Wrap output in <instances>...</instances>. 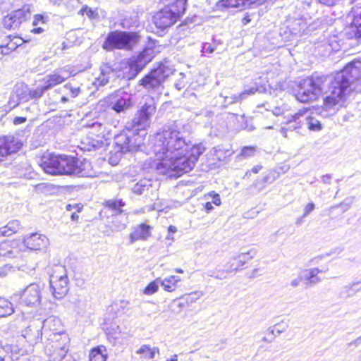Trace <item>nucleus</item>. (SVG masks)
<instances>
[{
  "instance_id": "48",
  "label": "nucleus",
  "mask_w": 361,
  "mask_h": 361,
  "mask_svg": "<svg viewBox=\"0 0 361 361\" xmlns=\"http://www.w3.org/2000/svg\"><path fill=\"white\" fill-rule=\"evenodd\" d=\"M256 147L246 146L242 149L240 155L244 158H248L254 156L255 153L256 152Z\"/></svg>"
},
{
  "instance_id": "15",
  "label": "nucleus",
  "mask_w": 361,
  "mask_h": 361,
  "mask_svg": "<svg viewBox=\"0 0 361 361\" xmlns=\"http://www.w3.org/2000/svg\"><path fill=\"white\" fill-rule=\"evenodd\" d=\"M257 251L255 249H250L246 252H242L235 257H232L227 265L228 272H236L241 267L248 261L255 258Z\"/></svg>"
},
{
  "instance_id": "3",
  "label": "nucleus",
  "mask_w": 361,
  "mask_h": 361,
  "mask_svg": "<svg viewBox=\"0 0 361 361\" xmlns=\"http://www.w3.org/2000/svg\"><path fill=\"white\" fill-rule=\"evenodd\" d=\"M156 112L154 101L150 99L135 114L134 118L126 126L128 133L122 132L114 137V143L118 152L125 154L138 149L142 143L138 131L145 130L149 126L150 118Z\"/></svg>"
},
{
  "instance_id": "57",
  "label": "nucleus",
  "mask_w": 361,
  "mask_h": 361,
  "mask_svg": "<svg viewBox=\"0 0 361 361\" xmlns=\"http://www.w3.org/2000/svg\"><path fill=\"white\" fill-rule=\"evenodd\" d=\"M80 13L82 14H84L85 13H86V14L90 17L92 16V15L93 14V11L91 8H88L87 6H84L82 7L81 10H80Z\"/></svg>"
},
{
  "instance_id": "41",
  "label": "nucleus",
  "mask_w": 361,
  "mask_h": 361,
  "mask_svg": "<svg viewBox=\"0 0 361 361\" xmlns=\"http://www.w3.org/2000/svg\"><path fill=\"white\" fill-rule=\"evenodd\" d=\"M14 312L13 305L8 300L0 298V317L11 315Z\"/></svg>"
},
{
  "instance_id": "52",
  "label": "nucleus",
  "mask_w": 361,
  "mask_h": 361,
  "mask_svg": "<svg viewBox=\"0 0 361 361\" xmlns=\"http://www.w3.org/2000/svg\"><path fill=\"white\" fill-rule=\"evenodd\" d=\"M209 196L212 197L211 202L212 204H215L216 206L221 205V201L219 194L212 192V193H209Z\"/></svg>"
},
{
  "instance_id": "2",
  "label": "nucleus",
  "mask_w": 361,
  "mask_h": 361,
  "mask_svg": "<svg viewBox=\"0 0 361 361\" xmlns=\"http://www.w3.org/2000/svg\"><path fill=\"white\" fill-rule=\"evenodd\" d=\"M361 78V61H353L331 79L324 106L327 111L335 114L342 106L347 97L353 91L355 82Z\"/></svg>"
},
{
  "instance_id": "33",
  "label": "nucleus",
  "mask_w": 361,
  "mask_h": 361,
  "mask_svg": "<svg viewBox=\"0 0 361 361\" xmlns=\"http://www.w3.org/2000/svg\"><path fill=\"white\" fill-rule=\"evenodd\" d=\"M180 281L181 279L179 276L172 275L161 280L160 281V284L164 290L168 292H173L177 288L178 283Z\"/></svg>"
},
{
  "instance_id": "42",
  "label": "nucleus",
  "mask_w": 361,
  "mask_h": 361,
  "mask_svg": "<svg viewBox=\"0 0 361 361\" xmlns=\"http://www.w3.org/2000/svg\"><path fill=\"white\" fill-rule=\"evenodd\" d=\"M151 184L149 180H141L134 185L132 188L133 192L137 195H142L149 189Z\"/></svg>"
},
{
  "instance_id": "50",
  "label": "nucleus",
  "mask_w": 361,
  "mask_h": 361,
  "mask_svg": "<svg viewBox=\"0 0 361 361\" xmlns=\"http://www.w3.org/2000/svg\"><path fill=\"white\" fill-rule=\"evenodd\" d=\"M228 273L227 269L226 270H218L217 271H212L209 276L221 280L226 278V274Z\"/></svg>"
},
{
  "instance_id": "22",
  "label": "nucleus",
  "mask_w": 361,
  "mask_h": 361,
  "mask_svg": "<svg viewBox=\"0 0 361 361\" xmlns=\"http://www.w3.org/2000/svg\"><path fill=\"white\" fill-rule=\"evenodd\" d=\"M252 4H257V0H220L216 4V7L219 11H226L228 8H237L242 9L244 7L250 6Z\"/></svg>"
},
{
  "instance_id": "47",
  "label": "nucleus",
  "mask_w": 361,
  "mask_h": 361,
  "mask_svg": "<svg viewBox=\"0 0 361 361\" xmlns=\"http://www.w3.org/2000/svg\"><path fill=\"white\" fill-rule=\"evenodd\" d=\"M103 138H97L94 139L92 137H87V142L90 145V147L88 148V150H90L92 149H97L102 146L103 145Z\"/></svg>"
},
{
  "instance_id": "35",
  "label": "nucleus",
  "mask_w": 361,
  "mask_h": 361,
  "mask_svg": "<svg viewBox=\"0 0 361 361\" xmlns=\"http://www.w3.org/2000/svg\"><path fill=\"white\" fill-rule=\"evenodd\" d=\"M110 75H114L111 68L106 66H102L99 76L95 78L93 84L97 87L105 85L109 80Z\"/></svg>"
},
{
  "instance_id": "14",
  "label": "nucleus",
  "mask_w": 361,
  "mask_h": 361,
  "mask_svg": "<svg viewBox=\"0 0 361 361\" xmlns=\"http://www.w3.org/2000/svg\"><path fill=\"white\" fill-rule=\"evenodd\" d=\"M110 106L116 113L124 112L133 106L131 95L121 90H118Z\"/></svg>"
},
{
  "instance_id": "29",
  "label": "nucleus",
  "mask_w": 361,
  "mask_h": 361,
  "mask_svg": "<svg viewBox=\"0 0 361 361\" xmlns=\"http://www.w3.org/2000/svg\"><path fill=\"white\" fill-rule=\"evenodd\" d=\"M111 227L114 231L118 232L124 230L128 223V214L120 212V214H112Z\"/></svg>"
},
{
  "instance_id": "10",
  "label": "nucleus",
  "mask_w": 361,
  "mask_h": 361,
  "mask_svg": "<svg viewBox=\"0 0 361 361\" xmlns=\"http://www.w3.org/2000/svg\"><path fill=\"white\" fill-rule=\"evenodd\" d=\"M50 288L56 299L63 298L68 291V279L63 266H56L50 276Z\"/></svg>"
},
{
  "instance_id": "32",
  "label": "nucleus",
  "mask_w": 361,
  "mask_h": 361,
  "mask_svg": "<svg viewBox=\"0 0 361 361\" xmlns=\"http://www.w3.org/2000/svg\"><path fill=\"white\" fill-rule=\"evenodd\" d=\"M68 75H63L62 73L55 71L53 74L46 75L44 79V85L47 90L51 89L54 86L62 83Z\"/></svg>"
},
{
  "instance_id": "44",
  "label": "nucleus",
  "mask_w": 361,
  "mask_h": 361,
  "mask_svg": "<svg viewBox=\"0 0 361 361\" xmlns=\"http://www.w3.org/2000/svg\"><path fill=\"white\" fill-rule=\"evenodd\" d=\"M21 40V39L18 37L11 39L10 37H6L4 40V42L6 46H8V49H10V50L13 51L20 44Z\"/></svg>"
},
{
  "instance_id": "58",
  "label": "nucleus",
  "mask_w": 361,
  "mask_h": 361,
  "mask_svg": "<svg viewBox=\"0 0 361 361\" xmlns=\"http://www.w3.org/2000/svg\"><path fill=\"white\" fill-rule=\"evenodd\" d=\"M274 180H275V176H274V173H269V174H267V176H265L263 178V181L264 183L273 182Z\"/></svg>"
},
{
  "instance_id": "54",
  "label": "nucleus",
  "mask_w": 361,
  "mask_h": 361,
  "mask_svg": "<svg viewBox=\"0 0 361 361\" xmlns=\"http://www.w3.org/2000/svg\"><path fill=\"white\" fill-rule=\"evenodd\" d=\"M0 50L1 54L3 56L8 55L12 52V51L10 50V49H8V46H6L5 44L0 45Z\"/></svg>"
},
{
  "instance_id": "28",
  "label": "nucleus",
  "mask_w": 361,
  "mask_h": 361,
  "mask_svg": "<svg viewBox=\"0 0 361 361\" xmlns=\"http://www.w3.org/2000/svg\"><path fill=\"white\" fill-rule=\"evenodd\" d=\"M306 109H300L294 115L290 116L288 118L287 125L288 130H294L301 128L303 126L302 118L305 115Z\"/></svg>"
},
{
  "instance_id": "18",
  "label": "nucleus",
  "mask_w": 361,
  "mask_h": 361,
  "mask_svg": "<svg viewBox=\"0 0 361 361\" xmlns=\"http://www.w3.org/2000/svg\"><path fill=\"white\" fill-rule=\"evenodd\" d=\"M22 147V143L13 136L0 137V157L16 152Z\"/></svg>"
},
{
  "instance_id": "37",
  "label": "nucleus",
  "mask_w": 361,
  "mask_h": 361,
  "mask_svg": "<svg viewBox=\"0 0 361 361\" xmlns=\"http://www.w3.org/2000/svg\"><path fill=\"white\" fill-rule=\"evenodd\" d=\"M126 205L122 200H109L105 202V207L111 211L112 214H120V212H126L122 207Z\"/></svg>"
},
{
  "instance_id": "27",
  "label": "nucleus",
  "mask_w": 361,
  "mask_h": 361,
  "mask_svg": "<svg viewBox=\"0 0 361 361\" xmlns=\"http://www.w3.org/2000/svg\"><path fill=\"white\" fill-rule=\"evenodd\" d=\"M87 127L90 128V135L96 136L97 138H104L109 134L107 126L97 121L88 124Z\"/></svg>"
},
{
  "instance_id": "39",
  "label": "nucleus",
  "mask_w": 361,
  "mask_h": 361,
  "mask_svg": "<svg viewBox=\"0 0 361 361\" xmlns=\"http://www.w3.org/2000/svg\"><path fill=\"white\" fill-rule=\"evenodd\" d=\"M159 350L158 348H150L148 345H142L137 350V353L142 355V358L145 359H152L154 358L156 353H159Z\"/></svg>"
},
{
  "instance_id": "62",
  "label": "nucleus",
  "mask_w": 361,
  "mask_h": 361,
  "mask_svg": "<svg viewBox=\"0 0 361 361\" xmlns=\"http://www.w3.org/2000/svg\"><path fill=\"white\" fill-rule=\"evenodd\" d=\"M75 208H77L78 212H80L82 207H79V205L77 204H70L66 205V210H68V211H71L73 209H75Z\"/></svg>"
},
{
  "instance_id": "9",
  "label": "nucleus",
  "mask_w": 361,
  "mask_h": 361,
  "mask_svg": "<svg viewBox=\"0 0 361 361\" xmlns=\"http://www.w3.org/2000/svg\"><path fill=\"white\" fill-rule=\"evenodd\" d=\"M172 73L171 68L163 64L159 65L141 79L140 85L149 92H159L163 82Z\"/></svg>"
},
{
  "instance_id": "59",
  "label": "nucleus",
  "mask_w": 361,
  "mask_h": 361,
  "mask_svg": "<svg viewBox=\"0 0 361 361\" xmlns=\"http://www.w3.org/2000/svg\"><path fill=\"white\" fill-rule=\"evenodd\" d=\"M39 21H42L43 23H44V17L42 15H36L35 16V19L32 23L33 25L36 26L38 24Z\"/></svg>"
},
{
  "instance_id": "53",
  "label": "nucleus",
  "mask_w": 361,
  "mask_h": 361,
  "mask_svg": "<svg viewBox=\"0 0 361 361\" xmlns=\"http://www.w3.org/2000/svg\"><path fill=\"white\" fill-rule=\"evenodd\" d=\"M215 50V47H212L209 43H204L202 46V51L205 53L212 54Z\"/></svg>"
},
{
  "instance_id": "55",
  "label": "nucleus",
  "mask_w": 361,
  "mask_h": 361,
  "mask_svg": "<svg viewBox=\"0 0 361 361\" xmlns=\"http://www.w3.org/2000/svg\"><path fill=\"white\" fill-rule=\"evenodd\" d=\"M302 281L303 280H302V279L301 277V275L300 274L299 276L297 278L293 279L290 281V286L292 287H293V288H296V287H298L300 285V282Z\"/></svg>"
},
{
  "instance_id": "24",
  "label": "nucleus",
  "mask_w": 361,
  "mask_h": 361,
  "mask_svg": "<svg viewBox=\"0 0 361 361\" xmlns=\"http://www.w3.org/2000/svg\"><path fill=\"white\" fill-rule=\"evenodd\" d=\"M328 267L322 269L312 268L302 271L300 273L302 280L307 286H312L321 282L322 279L317 276L319 273H324L328 271Z\"/></svg>"
},
{
  "instance_id": "23",
  "label": "nucleus",
  "mask_w": 361,
  "mask_h": 361,
  "mask_svg": "<svg viewBox=\"0 0 361 361\" xmlns=\"http://www.w3.org/2000/svg\"><path fill=\"white\" fill-rule=\"evenodd\" d=\"M59 161V155L47 154L42 157L39 165L45 173L56 175Z\"/></svg>"
},
{
  "instance_id": "25",
  "label": "nucleus",
  "mask_w": 361,
  "mask_h": 361,
  "mask_svg": "<svg viewBox=\"0 0 361 361\" xmlns=\"http://www.w3.org/2000/svg\"><path fill=\"white\" fill-rule=\"evenodd\" d=\"M24 18L25 12L18 9L5 16L3 20V25L7 29H14L20 24Z\"/></svg>"
},
{
  "instance_id": "12",
  "label": "nucleus",
  "mask_w": 361,
  "mask_h": 361,
  "mask_svg": "<svg viewBox=\"0 0 361 361\" xmlns=\"http://www.w3.org/2000/svg\"><path fill=\"white\" fill-rule=\"evenodd\" d=\"M0 361H30V356L18 343L3 345L0 341Z\"/></svg>"
},
{
  "instance_id": "45",
  "label": "nucleus",
  "mask_w": 361,
  "mask_h": 361,
  "mask_svg": "<svg viewBox=\"0 0 361 361\" xmlns=\"http://www.w3.org/2000/svg\"><path fill=\"white\" fill-rule=\"evenodd\" d=\"M48 90L44 85L37 86L35 89H30V99H39Z\"/></svg>"
},
{
  "instance_id": "46",
  "label": "nucleus",
  "mask_w": 361,
  "mask_h": 361,
  "mask_svg": "<svg viewBox=\"0 0 361 361\" xmlns=\"http://www.w3.org/2000/svg\"><path fill=\"white\" fill-rule=\"evenodd\" d=\"M159 279L149 283L144 290V293L146 295H152L155 293L159 288Z\"/></svg>"
},
{
  "instance_id": "13",
  "label": "nucleus",
  "mask_w": 361,
  "mask_h": 361,
  "mask_svg": "<svg viewBox=\"0 0 361 361\" xmlns=\"http://www.w3.org/2000/svg\"><path fill=\"white\" fill-rule=\"evenodd\" d=\"M23 244L28 250L42 251L45 250L48 247L49 240L46 235L35 233L25 236L23 238Z\"/></svg>"
},
{
  "instance_id": "20",
  "label": "nucleus",
  "mask_w": 361,
  "mask_h": 361,
  "mask_svg": "<svg viewBox=\"0 0 361 361\" xmlns=\"http://www.w3.org/2000/svg\"><path fill=\"white\" fill-rule=\"evenodd\" d=\"M153 58V50L150 48H145L137 56L133 57L130 62V68L134 70L136 73L140 72L142 68Z\"/></svg>"
},
{
  "instance_id": "5",
  "label": "nucleus",
  "mask_w": 361,
  "mask_h": 361,
  "mask_svg": "<svg viewBox=\"0 0 361 361\" xmlns=\"http://www.w3.org/2000/svg\"><path fill=\"white\" fill-rule=\"evenodd\" d=\"M188 0H176L159 11L153 17L155 26L165 30L174 25L185 13Z\"/></svg>"
},
{
  "instance_id": "60",
  "label": "nucleus",
  "mask_w": 361,
  "mask_h": 361,
  "mask_svg": "<svg viewBox=\"0 0 361 361\" xmlns=\"http://www.w3.org/2000/svg\"><path fill=\"white\" fill-rule=\"evenodd\" d=\"M322 181L325 184H330L331 180V174H326L323 175L322 177Z\"/></svg>"
},
{
  "instance_id": "49",
  "label": "nucleus",
  "mask_w": 361,
  "mask_h": 361,
  "mask_svg": "<svg viewBox=\"0 0 361 361\" xmlns=\"http://www.w3.org/2000/svg\"><path fill=\"white\" fill-rule=\"evenodd\" d=\"M63 88L68 92L72 97H76L80 93V88L71 84H66Z\"/></svg>"
},
{
  "instance_id": "31",
  "label": "nucleus",
  "mask_w": 361,
  "mask_h": 361,
  "mask_svg": "<svg viewBox=\"0 0 361 361\" xmlns=\"http://www.w3.org/2000/svg\"><path fill=\"white\" fill-rule=\"evenodd\" d=\"M18 245V242L13 240H4L0 243V256L15 257L18 254V251L15 250V246Z\"/></svg>"
},
{
  "instance_id": "8",
  "label": "nucleus",
  "mask_w": 361,
  "mask_h": 361,
  "mask_svg": "<svg viewBox=\"0 0 361 361\" xmlns=\"http://www.w3.org/2000/svg\"><path fill=\"white\" fill-rule=\"evenodd\" d=\"M137 41L138 36L135 32L113 31L108 34L102 47L108 51L114 49L130 50Z\"/></svg>"
},
{
  "instance_id": "51",
  "label": "nucleus",
  "mask_w": 361,
  "mask_h": 361,
  "mask_svg": "<svg viewBox=\"0 0 361 361\" xmlns=\"http://www.w3.org/2000/svg\"><path fill=\"white\" fill-rule=\"evenodd\" d=\"M315 209V204L310 202L303 209L302 218L307 216Z\"/></svg>"
},
{
  "instance_id": "38",
  "label": "nucleus",
  "mask_w": 361,
  "mask_h": 361,
  "mask_svg": "<svg viewBox=\"0 0 361 361\" xmlns=\"http://www.w3.org/2000/svg\"><path fill=\"white\" fill-rule=\"evenodd\" d=\"M106 349L103 345L93 348L90 353V361H106Z\"/></svg>"
},
{
  "instance_id": "30",
  "label": "nucleus",
  "mask_w": 361,
  "mask_h": 361,
  "mask_svg": "<svg viewBox=\"0 0 361 361\" xmlns=\"http://www.w3.org/2000/svg\"><path fill=\"white\" fill-rule=\"evenodd\" d=\"M305 109L306 113L304 117L302 118L303 126L305 125L307 128L311 131H320L323 128L322 123L315 117L312 116V113L310 112L309 109Z\"/></svg>"
},
{
  "instance_id": "7",
  "label": "nucleus",
  "mask_w": 361,
  "mask_h": 361,
  "mask_svg": "<svg viewBox=\"0 0 361 361\" xmlns=\"http://www.w3.org/2000/svg\"><path fill=\"white\" fill-rule=\"evenodd\" d=\"M326 80L324 75H312L302 80L295 93L296 99L302 103L316 100L322 94Z\"/></svg>"
},
{
  "instance_id": "21",
  "label": "nucleus",
  "mask_w": 361,
  "mask_h": 361,
  "mask_svg": "<svg viewBox=\"0 0 361 361\" xmlns=\"http://www.w3.org/2000/svg\"><path fill=\"white\" fill-rule=\"evenodd\" d=\"M42 321L35 320L23 331L22 336L30 343H37L44 335L42 330Z\"/></svg>"
},
{
  "instance_id": "34",
  "label": "nucleus",
  "mask_w": 361,
  "mask_h": 361,
  "mask_svg": "<svg viewBox=\"0 0 361 361\" xmlns=\"http://www.w3.org/2000/svg\"><path fill=\"white\" fill-rule=\"evenodd\" d=\"M106 334L108 339L111 343H115L117 340L121 339L125 336V334L122 332L121 327L115 324L106 329Z\"/></svg>"
},
{
  "instance_id": "61",
  "label": "nucleus",
  "mask_w": 361,
  "mask_h": 361,
  "mask_svg": "<svg viewBox=\"0 0 361 361\" xmlns=\"http://www.w3.org/2000/svg\"><path fill=\"white\" fill-rule=\"evenodd\" d=\"M25 121H26V118L18 116L14 118L13 123L15 125H19V124L25 123Z\"/></svg>"
},
{
  "instance_id": "64",
  "label": "nucleus",
  "mask_w": 361,
  "mask_h": 361,
  "mask_svg": "<svg viewBox=\"0 0 361 361\" xmlns=\"http://www.w3.org/2000/svg\"><path fill=\"white\" fill-rule=\"evenodd\" d=\"M288 128L287 127H282L280 129V133L285 137H288Z\"/></svg>"
},
{
  "instance_id": "40",
  "label": "nucleus",
  "mask_w": 361,
  "mask_h": 361,
  "mask_svg": "<svg viewBox=\"0 0 361 361\" xmlns=\"http://www.w3.org/2000/svg\"><path fill=\"white\" fill-rule=\"evenodd\" d=\"M257 90V88L252 87L249 90L243 91L241 94H239L238 95L235 94L231 97H225V102L227 103L228 104L235 103L245 98L247 95L255 94Z\"/></svg>"
},
{
  "instance_id": "1",
  "label": "nucleus",
  "mask_w": 361,
  "mask_h": 361,
  "mask_svg": "<svg viewBox=\"0 0 361 361\" xmlns=\"http://www.w3.org/2000/svg\"><path fill=\"white\" fill-rule=\"evenodd\" d=\"M182 133L171 129L157 133L152 140V152L159 162L156 169L159 173L170 177L180 176L190 172L200 156L205 151L202 144L189 148Z\"/></svg>"
},
{
  "instance_id": "4",
  "label": "nucleus",
  "mask_w": 361,
  "mask_h": 361,
  "mask_svg": "<svg viewBox=\"0 0 361 361\" xmlns=\"http://www.w3.org/2000/svg\"><path fill=\"white\" fill-rule=\"evenodd\" d=\"M44 345V353L49 357V361H75L70 355V338L66 332H61L59 334H51L47 337Z\"/></svg>"
},
{
  "instance_id": "6",
  "label": "nucleus",
  "mask_w": 361,
  "mask_h": 361,
  "mask_svg": "<svg viewBox=\"0 0 361 361\" xmlns=\"http://www.w3.org/2000/svg\"><path fill=\"white\" fill-rule=\"evenodd\" d=\"M56 175H76L82 177L94 176L91 164L87 160L79 161L78 159L66 155H59Z\"/></svg>"
},
{
  "instance_id": "17",
  "label": "nucleus",
  "mask_w": 361,
  "mask_h": 361,
  "mask_svg": "<svg viewBox=\"0 0 361 361\" xmlns=\"http://www.w3.org/2000/svg\"><path fill=\"white\" fill-rule=\"evenodd\" d=\"M317 22H308L306 18H299L295 19L290 25L292 33L295 35L307 34L318 27Z\"/></svg>"
},
{
  "instance_id": "63",
  "label": "nucleus",
  "mask_w": 361,
  "mask_h": 361,
  "mask_svg": "<svg viewBox=\"0 0 361 361\" xmlns=\"http://www.w3.org/2000/svg\"><path fill=\"white\" fill-rule=\"evenodd\" d=\"M204 208H205L207 212H209L214 209V207L212 206V203L211 202H207L205 204Z\"/></svg>"
},
{
  "instance_id": "26",
  "label": "nucleus",
  "mask_w": 361,
  "mask_h": 361,
  "mask_svg": "<svg viewBox=\"0 0 361 361\" xmlns=\"http://www.w3.org/2000/svg\"><path fill=\"white\" fill-rule=\"evenodd\" d=\"M151 235V227L146 224H141L135 227L130 234V243L133 244L137 240H145Z\"/></svg>"
},
{
  "instance_id": "36",
  "label": "nucleus",
  "mask_w": 361,
  "mask_h": 361,
  "mask_svg": "<svg viewBox=\"0 0 361 361\" xmlns=\"http://www.w3.org/2000/svg\"><path fill=\"white\" fill-rule=\"evenodd\" d=\"M20 228V222L18 220H12L6 226L0 228V233L2 236H10L17 233Z\"/></svg>"
},
{
  "instance_id": "19",
  "label": "nucleus",
  "mask_w": 361,
  "mask_h": 361,
  "mask_svg": "<svg viewBox=\"0 0 361 361\" xmlns=\"http://www.w3.org/2000/svg\"><path fill=\"white\" fill-rule=\"evenodd\" d=\"M42 330L46 337H50L51 334H59L65 332L63 330L61 322L59 318L50 316L42 322Z\"/></svg>"
},
{
  "instance_id": "16",
  "label": "nucleus",
  "mask_w": 361,
  "mask_h": 361,
  "mask_svg": "<svg viewBox=\"0 0 361 361\" xmlns=\"http://www.w3.org/2000/svg\"><path fill=\"white\" fill-rule=\"evenodd\" d=\"M30 99V89L23 83L16 85L9 99V105L16 106L20 102H27Z\"/></svg>"
},
{
  "instance_id": "43",
  "label": "nucleus",
  "mask_w": 361,
  "mask_h": 361,
  "mask_svg": "<svg viewBox=\"0 0 361 361\" xmlns=\"http://www.w3.org/2000/svg\"><path fill=\"white\" fill-rule=\"evenodd\" d=\"M353 32L357 39H361V10L357 11L353 21Z\"/></svg>"
},
{
  "instance_id": "11",
  "label": "nucleus",
  "mask_w": 361,
  "mask_h": 361,
  "mask_svg": "<svg viewBox=\"0 0 361 361\" xmlns=\"http://www.w3.org/2000/svg\"><path fill=\"white\" fill-rule=\"evenodd\" d=\"M42 290V288L39 283H32L15 294L13 298H18L21 305L27 307H37L41 302Z\"/></svg>"
},
{
  "instance_id": "56",
  "label": "nucleus",
  "mask_w": 361,
  "mask_h": 361,
  "mask_svg": "<svg viewBox=\"0 0 361 361\" xmlns=\"http://www.w3.org/2000/svg\"><path fill=\"white\" fill-rule=\"evenodd\" d=\"M318 2L328 6H334L338 0H317Z\"/></svg>"
}]
</instances>
